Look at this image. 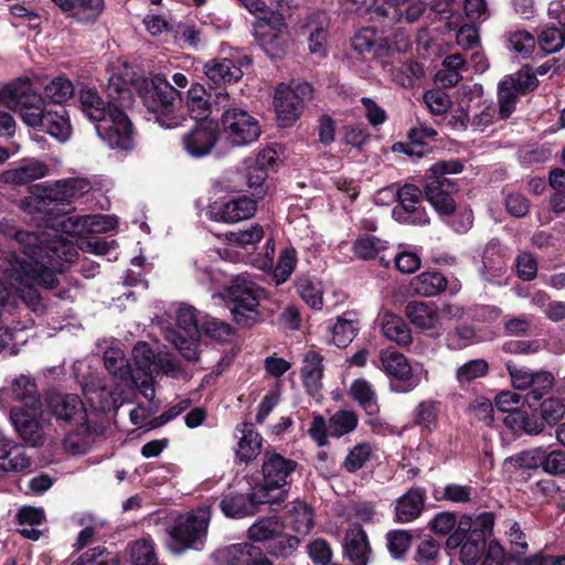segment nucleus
Segmentation results:
<instances>
[{"label":"nucleus","instance_id":"obj_1","mask_svg":"<svg viewBox=\"0 0 565 565\" xmlns=\"http://www.w3.org/2000/svg\"><path fill=\"white\" fill-rule=\"evenodd\" d=\"M14 253L17 263L7 269L9 277H14L22 284L24 274L25 289L18 288L22 292L23 300L33 312H42L44 305L34 284L45 288H54L57 285L56 271L63 270V263H72L77 257L76 247L60 236L40 237L36 233L19 231L14 238Z\"/></svg>","mask_w":565,"mask_h":565},{"label":"nucleus","instance_id":"obj_2","mask_svg":"<svg viewBox=\"0 0 565 565\" xmlns=\"http://www.w3.org/2000/svg\"><path fill=\"white\" fill-rule=\"evenodd\" d=\"M0 100L19 111L25 125L40 127L60 141L70 139L72 126L67 111L63 107L46 109L42 96L33 90L29 79H18L3 87Z\"/></svg>","mask_w":565,"mask_h":565},{"label":"nucleus","instance_id":"obj_3","mask_svg":"<svg viewBox=\"0 0 565 565\" xmlns=\"http://www.w3.org/2000/svg\"><path fill=\"white\" fill-rule=\"evenodd\" d=\"M142 99L160 126L175 128L184 120L180 93L164 76L157 74L143 81Z\"/></svg>","mask_w":565,"mask_h":565},{"label":"nucleus","instance_id":"obj_4","mask_svg":"<svg viewBox=\"0 0 565 565\" xmlns=\"http://www.w3.org/2000/svg\"><path fill=\"white\" fill-rule=\"evenodd\" d=\"M459 160L438 161L429 169L426 179L425 194L427 201L439 215H451L456 210L452 194L457 191L456 182L447 174H456L462 171Z\"/></svg>","mask_w":565,"mask_h":565},{"label":"nucleus","instance_id":"obj_5","mask_svg":"<svg viewBox=\"0 0 565 565\" xmlns=\"http://www.w3.org/2000/svg\"><path fill=\"white\" fill-rule=\"evenodd\" d=\"M266 291L247 275L236 276L226 290L234 321L243 327H252L260 321L259 302Z\"/></svg>","mask_w":565,"mask_h":565},{"label":"nucleus","instance_id":"obj_6","mask_svg":"<svg viewBox=\"0 0 565 565\" xmlns=\"http://www.w3.org/2000/svg\"><path fill=\"white\" fill-rule=\"evenodd\" d=\"M210 519V509L205 507L179 515L169 531V547L174 553H181L188 548H202Z\"/></svg>","mask_w":565,"mask_h":565},{"label":"nucleus","instance_id":"obj_7","mask_svg":"<svg viewBox=\"0 0 565 565\" xmlns=\"http://www.w3.org/2000/svg\"><path fill=\"white\" fill-rule=\"evenodd\" d=\"M92 190V184L84 178H67L54 182H44L33 188V194L44 206L55 204L58 214L71 210V202Z\"/></svg>","mask_w":565,"mask_h":565},{"label":"nucleus","instance_id":"obj_8","mask_svg":"<svg viewBox=\"0 0 565 565\" xmlns=\"http://www.w3.org/2000/svg\"><path fill=\"white\" fill-rule=\"evenodd\" d=\"M222 131L234 147H244L258 140L262 134L259 121L241 107H230L222 114Z\"/></svg>","mask_w":565,"mask_h":565},{"label":"nucleus","instance_id":"obj_9","mask_svg":"<svg viewBox=\"0 0 565 565\" xmlns=\"http://www.w3.org/2000/svg\"><path fill=\"white\" fill-rule=\"evenodd\" d=\"M379 367L391 377V390L396 393L413 391L420 383V375L406 356L393 349H384L379 354Z\"/></svg>","mask_w":565,"mask_h":565},{"label":"nucleus","instance_id":"obj_10","mask_svg":"<svg viewBox=\"0 0 565 565\" xmlns=\"http://www.w3.org/2000/svg\"><path fill=\"white\" fill-rule=\"evenodd\" d=\"M312 87L308 83L295 86L279 84L274 96V107L279 125L291 126L301 115L306 100L311 96Z\"/></svg>","mask_w":565,"mask_h":565},{"label":"nucleus","instance_id":"obj_11","mask_svg":"<svg viewBox=\"0 0 565 565\" xmlns=\"http://www.w3.org/2000/svg\"><path fill=\"white\" fill-rule=\"evenodd\" d=\"M255 38L271 58L281 57L288 43V30L281 13L269 11L255 25Z\"/></svg>","mask_w":565,"mask_h":565},{"label":"nucleus","instance_id":"obj_12","mask_svg":"<svg viewBox=\"0 0 565 565\" xmlns=\"http://www.w3.org/2000/svg\"><path fill=\"white\" fill-rule=\"evenodd\" d=\"M177 323L182 329L185 335L179 331L169 330L166 339L172 343L180 353L189 361H196L199 359V335L200 329L198 327V318L195 309L191 306L182 305L177 311Z\"/></svg>","mask_w":565,"mask_h":565},{"label":"nucleus","instance_id":"obj_13","mask_svg":"<svg viewBox=\"0 0 565 565\" xmlns=\"http://www.w3.org/2000/svg\"><path fill=\"white\" fill-rule=\"evenodd\" d=\"M96 131L111 149L130 150L134 147L132 124L119 107L108 108V116L96 125Z\"/></svg>","mask_w":565,"mask_h":565},{"label":"nucleus","instance_id":"obj_14","mask_svg":"<svg viewBox=\"0 0 565 565\" xmlns=\"http://www.w3.org/2000/svg\"><path fill=\"white\" fill-rule=\"evenodd\" d=\"M539 81L529 68H522L515 74L505 76L499 83L498 103L499 118L507 119L515 109L519 95L536 88Z\"/></svg>","mask_w":565,"mask_h":565},{"label":"nucleus","instance_id":"obj_15","mask_svg":"<svg viewBox=\"0 0 565 565\" xmlns=\"http://www.w3.org/2000/svg\"><path fill=\"white\" fill-rule=\"evenodd\" d=\"M281 494L270 495L265 488H253L249 494L228 493L221 503L220 508L227 518L241 519L255 514L259 504L275 505L280 503Z\"/></svg>","mask_w":565,"mask_h":565},{"label":"nucleus","instance_id":"obj_16","mask_svg":"<svg viewBox=\"0 0 565 565\" xmlns=\"http://www.w3.org/2000/svg\"><path fill=\"white\" fill-rule=\"evenodd\" d=\"M390 192L396 195L398 201V205L392 211L395 221L402 224L419 226L429 223L426 210L420 206L423 193L418 186L405 184L396 192Z\"/></svg>","mask_w":565,"mask_h":565},{"label":"nucleus","instance_id":"obj_17","mask_svg":"<svg viewBox=\"0 0 565 565\" xmlns=\"http://www.w3.org/2000/svg\"><path fill=\"white\" fill-rule=\"evenodd\" d=\"M129 387L117 382L116 387L113 388L110 384L103 383L96 375H90L82 384L85 398L94 409L99 412L119 408L126 402L122 396L125 388Z\"/></svg>","mask_w":565,"mask_h":565},{"label":"nucleus","instance_id":"obj_18","mask_svg":"<svg viewBox=\"0 0 565 565\" xmlns=\"http://www.w3.org/2000/svg\"><path fill=\"white\" fill-rule=\"evenodd\" d=\"M296 467V461L280 454L266 451L262 466L264 483L256 488H265L269 491L270 495H278L280 493L282 497L280 502L284 501L285 495L281 488L288 483V479L294 473Z\"/></svg>","mask_w":565,"mask_h":565},{"label":"nucleus","instance_id":"obj_19","mask_svg":"<svg viewBox=\"0 0 565 565\" xmlns=\"http://www.w3.org/2000/svg\"><path fill=\"white\" fill-rule=\"evenodd\" d=\"M257 200L246 195L227 201H215L206 209V216L214 222L234 224L253 217L257 211Z\"/></svg>","mask_w":565,"mask_h":565},{"label":"nucleus","instance_id":"obj_20","mask_svg":"<svg viewBox=\"0 0 565 565\" xmlns=\"http://www.w3.org/2000/svg\"><path fill=\"white\" fill-rule=\"evenodd\" d=\"M470 529V520H461L446 542L449 550L460 547V561L463 565H476L484 553L486 542L481 533H466Z\"/></svg>","mask_w":565,"mask_h":565},{"label":"nucleus","instance_id":"obj_21","mask_svg":"<svg viewBox=\"0 0 565 565\" xmlns=\"http://www.w3.org/2000/svg\"><path fill=\"white\" fill-rule=\"evenodd\" d=\"M132 359L138 370L135 373L132 372V384L139 388L147 399H152L154 397L152 374L157 354L148 343L138 342L132 349Z\"/></svg>","mask_w":565,"mask_h":565},{"label":"nucleus","instance_id":"obj_22","mask_svg":"<svg viewBox=\"0 0 565 565\" xmlns=\"http://www.w3.org/2000/svg\"><path fill=\"white\" fill-rule=\"evenodd\" d=\"M218 140V124L215 120H201L183 136V148L193 158L207 156Z\"/></svg>","mask_w":565,"mask_h":565},{"label":"nucleus","instance_id":"obj_23","mask_svg":"<svg viewBox=\"0 0 565 565\" xmlns=\"http://www.w3.org/2000/svg\"><path fill=\"white\" fill-rule=\"evenodd\" d=\"M41 415V409L32 412L22 407H13L10 412V420L17 434L33 447L43 445L45 440L44 427L39 419Z\"/></svg>","mask_w":565,"mask_h":565},{"label":"nucleus","instance_id":"obj_24","mask_svg":"<svg viewBox=\"0 0 565 565\" xmlns=\"http://www.w3.org/2000/svg\"><path fill=\"white\" fill-rule=\"evenodd\" d=\"M46 402L50 411L57 419L82 425L83 430L87 431V414L77 395L53 392L47 395Z\"/></svg>","mask_w":565,"mask_h":565},{"label":"nucleus","instance_id":"obj_25","mask_svg":"<svg viewBox=\"0 0 565 565\" xmlns=\"http://www.w3.org/2000/svg\"><path fill=\"white\" fill-rule=\"evenodd\" d=\"M349 396L365 412L367 423L373 428L382 425L379 417L380 404L377 393L371 382L363 377L354 380L349 387Z\"/></svg>","mask_w":565,"mask_h":565},{"label":"nucleus","instance_id":"obj_26","mask_svg":"<svg viewBox=\"0 0 565 565\" xmlns=\"http://www.w3.org/2000/svg\"><path fill=\"white\" fill-rule=\"evenodd\" d=\"M268 173L263 171L262 168H256L245 161L244 172H230L226 177L227 184L225 185L228 192H241L242 188L236 182L237 179L244 178L246 186L252 191L254 200L260 201L268 193V184L266 182Z\"/></svg>","mask_w":565,"mask_h":565},{"label":"nucleus","instance_id":"obj_27","mask_svg":"<svg viewBox=\"0 0 565 565\" xmlns=\"http://www.w3.org/2000/svg\"><path fill=\"white\" fill-rule=\"evenodd\" d=\"M117 225V220L109 215L67 216L57 226L67 234H79L83 230L94 233L108 232Z\"/></svg>","mask_w":565,"mask_h":565},{"label":"nucleus","instance_id":"obj_28","mask_svg":"<svg viewBox=\"0 0 565 565\" xmlns=\"http://www.w3.org/2000/svg\"><path fill=\"white\" fill-rule=\"evenodd\" d=\"M405 315L418 329L437 333L441 330L439 306L433 301H409L405 307Z\"/></svg>","mask_w":565,"mask_h":565},{"label":"nucleus","instance_id":"obj_29","mask_svg":"<svg viewBox=\"0 0 565 565\" xmlns=\"http://www.w3.org/2000/svg\"><path fill=\"white\" fill-rule=\"evenodd\" d=\"M50 169L46 163L31 158L24 159L15 168L1 173V181L13 185H24L49 175Z\"/></svg>","mask_w":565,"mask_h":565},{"label":"nucleus","instance_id":"obj_30","mask_svg":"<svg viewBox=\"0 0 565 565\" xmlns=\"http://www.w3.org/2000/svg\"><path fill=\"white\" fill-rule=\"evenodd\" d=\"M31 465L32 460L24 449L0 430V469L7 472H24Z\"/></svg>","mask_w":565,"mask_h":565},{"label":"nucleus","instance_id":"obj_31","mask_svg":"<svg viewBox=\"0 0 565 565\" xmlns=\"http://www.w3.org/2000/svg\"><path fill=\"white\" fill-rule=\"evenodd\" d=\"M63 12L82 23L95 22L104 10V0H52Z\"/></svg>","mask_w":565,"mask_h":565},{"label":"nucleus","instance_id":"obj_32","mask_svg":"<svg viewBox=\"0 0 565 565\" xmlns=\"http://www.w3.org/2000/svg\"><path fill=\"white\" fill-rule=\"evenodd\" d=\"M343 550L353 565H366L371 548L364 530L359 525L351 526L344 536Z\"/></svg>","mask_w":565,"mask_h":565},{"label":"nucleus","instance_id":"obj_33","mask_svg":"<svg viewBox=\"0 0 565 565\" xmlns=\"http://www.w3.org/2000/svg\"><path fill=\"white\" fill-rule=\"evenodd\" d=\"M238 438L236 456L241 461L254 460L262 449V436L254 429L252 424L242 423L236 427Z\"/></svg>","mask_w":565,"mask_h":565},{"label":"nucleus","instance_id":"obj_34","mask_svg":"<svg viewBox=\"0 0 565 565\" xmlns=\"http://www.w3.org/2000/svg\"><path fill=\"white\" fill-rule=\"evenodd\" d=\"M425 499L426 493L424 489L412 488L408 490L396 501V521L407 523L417 519L423 512Z\"/></svg>","mask_w":565,"mask_h":565},{"label":"nucleus","instance_id":"obj_35","mask_svg":"<svg viewBox=\"0 0 565 565\" xmlns=\"http://www.w3.org/2000/svg\"><path fill=\"white\" fill-rule=\"evenodd\" d=\"M282 530V524L276 518H265L248 529V537L254 542L278 540L280 545L287 541L289 547H294L297 540L295 537H286Z\"/></svg>","mask_w":565,"mask_h":565},{"label":"nucleus","instance_id":"obj_36","mask_svg":"<svg viewBox=\"0 0 565 565\" xmlns=\"http://www.w3.org/2000/svg\"><path fill=\"white\" fill-rule=\"evenodd\" d=\"M204 74L214 84H231L237 82L243 76L241 66L236 65L230 58H214L205 63Z\"/></svg>","mask_w":565,"mask_h":565},{"label":"nucleus","instance_id":"obj_37","mask_svg":"<svg viewBox=\"0 0 565 565\" xmlns=\"http://www.w3.org/2000/svg\"><path fill=\"white\" fill-rule=\"evenodd\" d=\"M382 334L399 347H407L413 338L411 330L404 319L395 313L385 312L381 318Z\"/></svg>","mask_w":565,"mask_h":565},{"label":"nucleus","instance_id":"obj_38","mask_svg":"<svg viewBox=\"0 0 565 565\" xmlns=\"http://www.w3.org/2000/svg\"><path fill=\"white\" fill-rule=\"evenodd\" d=\"M11 388L14 401L20 402L23 405L22 408H28L32 412L42 408L36 385L30 377L20 375L12 382Z\"/></svg>","mask_w":565,"mask_h":565},{"label":"nucleus","instance_id":"obj_39","mask_svg":"<svg viewBox=\"0 0 565 565\" xmlns=\"http://www.w3.org/2000/svg\"><path fill=\"white\" fill-rule=\"evenodd\" d=\"M78 98L83 113L89 120L95 121L96 125L108 116L109 107H118L113 103L106 104L97 90L93 88L81 89Z\"/></svg>","mask_w":565,"mask_h":565},{"label":"nucleus","instance_id":"obj_40","mask_svg":"<svg viewBox=\"0 0 565 565\" xmlns=\"http://www.w3.org/2000/svg\"><path fill=\"white\" fill-rule=\"evenodd\" d=\"M15 519L20 525L19 532L22 536L33 541L40 539L41 531L36 526L45 520L43 509L24 505L18 510Z\"/></svg>","mask_w":565,"mask_h":565},{"label":"nucleus","instance_id":"obj_41","mask_svg":"<svg viewBox=\"0 0 565 565\" xmlns=\"http://www.w3.org/2000/svg\"><path fill=\"white\" fill-rule=\"evenodd\" d=\"M507 49L519 58H529L536 47V38L526 30H510L505 33Z\"/></svg>","mask_w":565,"mask_h":565},{"label":"nucleus","instance_id":"obj_42","mask_svg":"<svg viewBox=\"0 0 565 565\" xmlns=\"http://www.w3.org/2000/svg\"><path fill=\"white\" fill-rule=\"evenodd\" d=\"M411 286L415 294L433 297L446 289L447 279L441 273L424 271L413 278Z\"/></svg>","mask_w":565,"mask_h":565},{"label":"nucleus","instance_id":"obj_43","mask_svg":"<svg viewBox=\"0 0 565 565\" xmlns=\"http://www.w3.org/2000/svg\"><path fill=\"white\" fill-rule=\"evenodd\" d=\"M466 68V61L460 54H451L445 57L441 68L436 73V82L444 87L457 85L461 78V72Z\"/></svg>","mask_w":565,"mask_h":565},{"label":"nucleus","instance_id":"obj_44","mask_svg":"<svg viewBox=\"0 0 565 565\" xmlns=\"http://www.w3.org/2000/svg\"><path fill=\"white\" fill-rule=\"evenodd\" d=\"M105 366L119 383L126 386H131L132 371L122 353L119 349H108L104 354Z\"/></svg>","mask_w":565,"mask_h":565},{"label":"nucleus","instance_id":"obj_45","mask_svg":"<svg viewBox=\"0 0 565 565\" xmlns=\"http://www.w3.org/2000/svg\"><path fill=\"white\" fill-rule=\"evenodd\" d=\"M264 235L265 231L262 225L252 224L244 230L227 232L225 237L231 247L249 250L255 248V246L264 238Z\"/></svg>","mask_w":565,"mask_h":565},{"label":"nucleus","instance_id":"obj_46","mask_svg":"<svg viewBox=\"0 0 565 565\" xmlns=\"http://www.w3.org/2000/svg\"><path fill=\"white\" fill-rule=\"evenodd\" d=\"M301 376L305 386L311 394L318 392L322 379V358L318 353L313 351L306 353Z\"/></svg>","mask_w":565,"mask_h":565},{"label":"nucleus","instance_id":"obj_47","mask_svg":"<svg viewBox=\"0 0 565 565\" xmlns=\"http://www.w3.org/2000/svg\"><path fill=\"white\" fill-rule=\"evenodd\" d=\"M253 551L249 543H236L217 550L214 556L218 565H247Z\"/></svg>","mask_w":565,"mask_h":565},{"label":"nucleus","instance_id":"obj_48","mask_svg":"<svg viewBox=\"0 0 565 565\" xmlns=\"http://www.w3.org/2000/svg\"><path fill=\"white\" fill-rule=\"evenodd\" d=\"M359 322L355 315L345 312L339 317L332 327V341L339 348H344L352 342L356 335Z\"/></svg>","mask_w":565,"mask_h":565},{"label":"nucleus","instance_id":"obj_49","mask_svg":"<svg viewBox=\"0 0 565 565\" xmlns=\"http://www.w3.org/2000/svg\"><path fill=\"white\" fill-rule=\"evenodd\" d=\"M186 106L190 116L198 120H211L210 115V102L207 93L202 85H192L188 92Z\"/></svg>","mask_w":565,"mask_h":565},{"label":"nucleus","instance_id":"obj_50","mask_svg":"<svg viewBox=\"0 0 565 565\" xmlns=\"http://www.w3.org/2000/svg\"><path fill=\"white\" fill-rule=\"evenodd\" d=\"M359 423L358 415L353 411H338L328 422V431L332 437H341L353 431Z\"/></svg>","mask_w":565,"mask_h":565},{"label":"nucleus","instance_id":"obj_51","mask_svg":"<svg viewBox=\"0 0 565 565\" xmlns=\"http://www.w3.org/2000/svg\"><path fill=\"white\" fill-rule=\"evenodd\" d=\"M289 523L295 532L307 535L313 526V513L306 503L297 501L289 511Z\"/></svg>","mask_w":565,"mask_h":565},{"label":"nucleus","instance_id":"obj_52","mask_svg":"<svg viewBox=\"0 0 565 565\" xmlns=\"http://www.w3.org/2000/svg\"><path fill=\"white\" fill-rule=\"evenodd\" d=\"M297 291L302 300L312 309L322 308V288L321 284L309 277H299L296 284Z\"/></svg>","mask_w":565,"mask_h":565},{"label":"nucleus","instance_id":"obj_53","mask_svg":"<svg viewBox=\"0 0 565 565\" xmlns=\"http://www.w3.org/2000/svg\"><path fill=\"white\" fill-rule=\"evenodd\" d=\"M533 455L545 472L550 475L565 473V451L553 450L546 454L542 448H537L533 450Z\"/></svg>","mask_w":565,"mask_h":565},{"label":"nucleus","instance_id":"obj_54","mask_svg":"<svg viewBox=\"0 0 565 565\" xmlns=\"http://www.w3.org/2000/svg\"><path fill=\"white\" fill-rule=\"evenodd\" d=\"M536 44L546 54L557 52L565 44V31L546 25L539 33Z\"/></svg>","mask_w":565,"mask_h":565},{"label":"nucleus","instance_id":"obj_55","mask_svg":"<svg viewBox=\"0 0 565 565\" xmlns=\"http://www.w3.org/2000/svg\"><path fill=\"white\" fill-rule=\"evenodd\" d=\"M297 265V252L294 247H285L278 258L274 269V280L276 285L284 284L289 279Z\"/></svg>","mask_w":565,"mask_h":565},{"label":"nucleus","instance_id":"obj_56","mask_svg":"<svg viewBox=\"0 0 565 565\" xmlns=\"http://www.w3.org/2000/svg\"><path fill=\"white\" fill-rule=\"evenodd\" d=\"M373 452V447L369 443H361L355 445L352 449H350L347 455L342 467L348 472H356L362 469L365 463L370 460L371 455Z\"/></svg>","mask_w":565,"mask_h":565},{"label":"nucleus","instance_id":"obj_57","mask_svg":"<svg viewBox=\"0 0 565 565\" xmlns=\"http://www.w3.org/2000/svg\"><path fill=\"white\" fill-rule=\"evenodd\" d=\"M473 489L470 486L448 483L436 489L434 495L437 500H447L452 503H467L471 500Z\"/></svg>","mask_w":565,"mask_h":565},{"label":"nucleus","instance_id":"obj_58","mask_svg":"<svg viewBox=\"0 0 565 565\" xmlns=\"http://www.w3.org/2000/svg\"><path fill=\"white\" fill-rule=\"evenodd\" d=\"M44 92L53 103L62 104L74 95V85L66 77L58 76L45 85Z\"/></svg>","mask_w":565,"mask_h":565},{"label":"nucleus","instance_id":"obj_59","mask_svg":"<svg viewBox=\"0 0 565 565\" xmlns=\"http://www.w3.org/2000/svg\"><path fill=\"white\" fill-rule=\"evenodd\" d=\"M385 248L386 242L372 235L360 237L353 244L354 254L363 259L374 258L381 250Z\"/></svg>","mask_w":565,"mask_h":565},{"label":"nucleus","instance_id":"obj_60","mask_svg":"<svg viewBox=\"0 0 565 565\" xmlns=\"http://www.w3.org/2000/svg\"><path fill=\"white\" fill-rule=\"evenodd\" d=\"M200 332L211 338L216 342H228L233 338V329L230 324L215 319H206L200 329Z\"/></svg>","mask_w":565,"mask_h":565},{"label":"nucleus","instance_id":"obj_61","mask_svg":"<svg viewBox=\"0 0 565 565\" xmlns=\"http://www.w3.org/2000/svg\"><path fill=\"white\" fill-rule=\"evenodd\" d=\"M438 415L439 407L437 403L429 401L422 402L415 409V424L425 429L433 430L437 426Z\"/></svg>","mask_w":565,"mask_h":565},{"label":"nucleus","instance_id":"obj_62","mask_svg":"<svg viewBox=\"0 0 565 565\" xmlns=\"http://www.w3.org/2000/svg\"><path fill=\"white\" fill-rule=\"evenodd\" d=\"M489 364L483 359L471 360L456 372V379L459 383H470L473 380L484 376L488 373Z\"/></svg>","mask_w":565,"mask_h":565},{"label":"nucleus","instance_id":"obj_63","mask_svg":"<svg viewBox=\"0 0 565 565\" xmlns=\"http://www.w3.org/2000/svg\"><path fill=\"white\" fill-rule=\"evenodd\" d=\"M76 431L68 433L64 438V448L71 454H83L85 452L90 444V429L87 424V431L83 430L82 425H76Z\"/></svg>","mask_w":565,"mask_h":565},{"label":"nucleus","instance_id":"obj_64","mask_svg":"<svg viewBox=\"0 0 565 565\" xmlns=\"http://www.w3.org/2000/svg\"><path fill=\"white\" fill-rule=\"evenodd\" d=\"M424 103L433 115H445L450 108V98L441 89H430L424 94Z\"/></svg>","mask_w":565,"mask_h":565}]
</instances>
